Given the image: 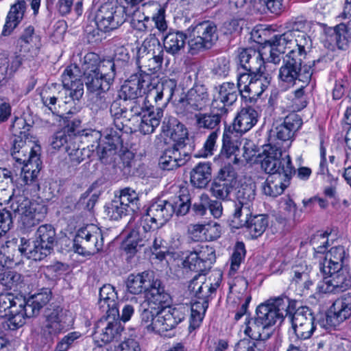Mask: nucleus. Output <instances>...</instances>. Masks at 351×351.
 <instances>
[{
    "mask_svg": "<svg viewBox=\"0 0 351 351\" xmlns=\"http://www.w3.org/2000/svg\"><path fill=\"white\" fill-rule=\"evenodd\" d=\"M125 285L130 293L145 294V302L149 308L143 310L141 315V327L147 332L166 335L184 319L187 308L168 305L170 295L153 271L130 274Z\"/></svg>",
    "mask_w": 351,
    "mask_h": 351,
    "instance_id": "1",
    "label": "nucleus"
},
{
    "mask_svg": "<svg viewBox=\"0 0 351 351\" xmlns=\"http://www.w3.org/2000/svg\"><path fill=\"white\" fill-rule=\"evenodd\" d=\"M239 62L245 71H239L237 76L241 96L247 101H255L268 88L271 80L263 66L262 53L253 48L242 49L239 54Z\"/></svg>",
    "mask_w": 351,
    "mask_h": 351,
    "instance_id": "2",
    "label": "nucleus"
},
{
    "mask_svg": "<svg viewBox=\"0 0 351 351\" xmlns=\"http://www.w3.org/2000/svg\"><path fill=\"white\" fill-rule=\"evenodd\" d=\"M261 168L269 174L263 184V191L271 197L282 194L295 173L290 156L282 152L278 143L263 147Z\"/></svg>",
    "mask_w": 351,
    "mask_h": 351,
    "instance_id": "3",
    "label": "nucleus"
},
{
    "mask_svg": "<svg viewBox=\"0 0 351 351\" xmlns=\"http://www.w3.org/2000/svg\"><path fill=\"white\" fill-rule=\"evenodd\" d=\"M23 127V130H25ZM11 155L15 162L21 167V182L24 185L23 192L34 194L39 191L37 180L41 169L40 146L34 141L29 140L25 130L20 132L16 136L11 150Z\"/></svg>",
    "mask_w": 351,
    "mask_h": 351,
    "instance_id": "4",
    "label": "nucleus"
},
{
    "mask_svg": "<svg viewBox=\"0 0 351 351\" xmlns=\"http://www.w3.org/2000/svg\"><path fill=\"white\" fill-rule=\"evenodd\" d=\"M348 256L345 247L341 245L332 247L326 253L320 267L324 277L317 284L319 293H339L351 286V277L343 267Z\"/></svg>",
    "mask_w": 351,
    "mask_h": 351,
    "instance_id": "5",
    "label": "nucleus"
},
{
    "mask_svg": "<svg viewBox=\"0 0 351 351\" xmlns=\"http://www.w3.org/2000/svg\"><path fill=\"white\" fill-rule=\"evenodd\" d=\"M24 185L20 183V186H16L12 189V193L10 195L3 188H0V206L3 203L10 204L11 210L20 215L21 228L25 231H28L32 227L38 224L45 217L47 208L40 203L32 201L28 195L34 194L23 192Z\"/></svg>",
    "mask_w": 351,
    "mask_h": 351,
    "instance_id": "6",
    "label": "nucleus"
},
{
    "mask_svg": "<svg viewBox=\"0 0 351 351\" xmlns=\"http://www.w3.org/2000/svg\"><path fill=\"white\" fill-rule=\"evenodd\" d=\"M84 59L88 90L93 93L108 90L116 75L114 62L110 58L99 60V56L95 53H87Z\"/></svg>",
    "mask_w": 351,
    "mask_h": 351,
    "instance_id": "7",
    "label": "nucleus"
},
{
    "mask_svg": "<svg viewBox=\"0 0 351 351\" xmlns=\"http://www.w3.org/2000/svg\"><path fill=\"white\" fill-rule=\"evenodd\" d=\"M151 75L149 73H136L124 82L119 91L120 99L132 101L130 111L132 114H139L148 105Z\"/></svg>",
    "mask_w": 351,
    "mask_h": 351,
    "instance_id": "8",
    "label": "nucleus"
},
{
    "mask_svg": "<svg viewBox=\"0 0 351 351\" xmlns=\"http://www.w3.org/2000/svg\"><path fill=\"white\" fill-rule=\"evenodd\" d=\"M101 138V132L95 130H84L81 134L82 141L90 143L88 146L90 151L93 153L96 152L103 163L115 162L117 157V150L121 143L120 137L117 134H107L102 144L100 142Z\"/></svg>",
    "mask_w": 351,
    "mask_h": 351,
    "instance_id": "9",
    "label": "nucleus"
},
{
    "mask_svg": "<svg viewBox=\"0 0 351 351\" xmlns=\"http://www.w3.org/2000/svg\"><path fill=\"white\" fill-rule=\"evenodd\" d=\"M300 49H291L284 58V64L279 71L280 86L286 90L293 86L298 79L299 67L306 58L309 51L310 42L300 40Z\"/></svg>",
    "mask_w": 351,
    "mask_h": 351,
    "instance_id": "10",
    "label": "nucleus"
},
{
    "mask_svg": "<svg viewBox=\"0 0 351 351\" xmlns=\"http://www.w3.org/2000/svg\"><path fill=\"white\" fill-rule=\"evenodd\" d=\"M73 242L76 253L83 256L95 254L104 245L101 230L96 225L88 224L77 230Z\"/></svg>",
    "mask_w": 351,
    "mask_h": 351,
    "instance_id": "11",
    "label": "nucleus"
},
{
    "mask_svg": "<svg viewBox=\"0 0 351 351\" xmlns=\"http://www.w3.org/2000/svg\"><path fill=\"white\" fill-rule=\"evenodd\" d=\"M293 34L291 32H285L280 35H276L269 42V45L265 46L263 49V51H258L262 53L263 66H265L264 60L266 58L269 62L277 64L280 62V54L289 52L291 49H300L299 40L309 41L304 34H300L298 40H293Z\"/></svg>",
    "mask_w": 351,
    "mask_h": 351,
    "instance_id": "12",
    "label": "nucleus"
},
{
    "mask_svg": "<svg viewBox=\"0 0 351 351\" xmlns=\"http://www.w3.org/2000/svg\"><path fill=\"white\" fill-rule=\"evenodd\" d=\"M294 332L300 340L308 339L317 330V326L320 328H326V319L316 322L311 310L307 307H300L293 314L289 315Z\"/></svg>",
    "mask_w": 351,
    "mask_h": 351,
    "instance_id": "13",
    "label": "nucleus"
},
{
    "mask_svg": "<svg viewBox=\"0 0 351 351\" xmlns=\"http://www.w3.org/2000/svg\"><path fill=\"white\" fill-rule=\"evenodd\" d=\"M124 7L113 3H106L97 10L95 24L99 29L108 32L118 28L125 21Z\"/></svg>",
    "mask_w": 351,
    "mask_h": 351,
    "instance_id": "14",
    "label": "nucleus"
},
{
    "mask_svg": "<svg viewBox=\"0 0 351 351\" xmlns=\"http://www.w3.org/2000/svg\"><path fill=\"white\" fill-rule=\"evenodd\" d=\"M217 27L211 22L204 21L193 27L188 44L189 52L195 54L210 48L217 40Z\"/></svg>",
    "mask_w": 351,
    "mask_h": 351,
    "instance_id": "15",
    "label": "nucleus"
},
{
    "mask_svg": "<svg viewBox=\"0 0 351 351\" xmlns=\"http://www.w3.org/2000/svg\"><path fill=\"white\" fill-rule=\"evenodd\" d=\"M288 298H277L272 302L261 304L256 308L258 321L269 329L276 324H280L287 315Z\"/></svg>",
    "mask_w": 351,
    "mask_h": 351,
    "instance_id": "16",
    "label": "nucleus"
},
{
    "mask_svg": "<svg viewBox=\"0 0 351 351\" xmlns=\"http://www.w3.org/2000/svg\"><path fill=\"white\" fill-rule=\"evenodd\" d=\"M208 102V93L206 86L196 84L188 91L185 98L179 101L176 112L179 114L187 116L204 109Z\"/></svg>",
    "mask_w": 351,
    "mask_h": 351,
    "instance_id": "17",
    "label": "nucleus"
},
{
    "mask_svg": "<svg viewBox=\"0 0 351 351\" xmlns=\"http://www.w3.org/2000/svg\"><path fill=\"white\" fill-rule=\"evenodd\" d=\"M173 215V208L168 201L158 199L153 202L142 217L143 230L158 229L165 224Z\"/></svg>",
    "mask_w": 351,
    "mask_h": 351,
    "instance_id": "18",
    "label": "nucleus"
},
{
    "mask_svg": "<svg viewBox=\"0 0 351 351\" xmlns=\"http://www.w3.org/2000/svg\"><path fill=\"white\" fill-rule=\"evenodd\" d=\"M156 229H151L150 230H143L145 234V239L146 245H150L151 250L156 258L162 260L166 255H171L176 260L180 256V252H175L181 245V241L178 235L173 237L168 246L165 245V241L162 237L158 234Z\"/></svg>",
    "mask_w": 351,
    "mask_h": 351,
    "instance_id": "19",
    "label": "nucleus"
},
{
    "mask_svg": "<svg viewBox=\"0 0 351 351\" xmlns=\"http://www.w3.org/2000/svg\"><path fill=\"white\" fill-rule=\"evenodd\" d=\"M82 72L75 64H71L64 69L62 82L64 89L65 104L79 100L84 94V85L81 80Z\"/></svg>",
    "mask_w": 351,
    "mask_h": 351,
    "instance_id": "20",
    "label": "nucleus"
},
{
    "mask_svg": "<svg viewBox=\"0 0 351 351\" xmlns=\"http://www.w3.org/2000/svg\"><path fill=\"white\" fill-rule=\"evenodd\" d=\"M160 136L165 143L173 142L172 147L183 149L188 138V130L176 117L166 116L162 123Z\"/></svg>",
    "mask_w": 351,
    "mask_h": 351,
    "instance_id": "21",
    "label": "nucleus"
},
{
    "mask_svg": "<svg viewBox=\"0 0 351 351\" xmlns=\"http://www.w3.org/2000/svg\"><path fill=\"white\" fill-rule=\"evenodd\" d=\"M255 198V191L251 187H242L237 193L236 201L234 202V212L231 221V226L233 228L239 229L244 224L241 217L243 214L245 217L251 215V208Z\"/></svg>",
    "mask_w": 351,
    "mask_h": 351,
    "instance_id": "22",
    "label": "nucleus"
},
{
    "mask_svg": "<svg viewBox=\"0 0 351 351\" xmlns=\"http://www.w3.org/2000/svg\"><path fill=\"white\" fill-rule=\"evenodd\" d=\"M351 317V293L337 299L326 315V328L336 327Z\"/></svg>",
    "mask_w": 351,
    "mask_h": 351,
    "instance_id": "23",
    "label": "nucleus"
},
{
    "mask_svg": "<svg viewBox=\"0 0 351 351\" xmlns=\"http://www.w3.org/2000/svg\"><path fill=\"white\" fill-rule=\"evenodd\" d=\"M157 50L158 51H154L152 53L147 51L145 41L139 47L137 52V64L142 69L141 73H147L146 71L156 73L161 69L164 52L160 45Z\"/></svg>",
    "mask_w": 351,
    "mask_h": 351,
    "instance_id": "24",
    "label": "nucleus"
},
{
    "mask_svg": "<svg viewBox=\"0 0 351 351\" xmlns=\"http://www.w3.org/2000/svg\"><path fill=\"white\" fill-rule=\"evenodd\" d=\"M177 86L176 80L163 77L159 81L157 78L151 76L149 95L156 104L166 97V102L161 107L163 109L172 99L174 91Z\"/></svg>",
    "mask_w": 351,
    "mask_h": 351,
    "instance_id": "25",
    "label": "nucleus"
},
{
    "mask_svg": "<svg viewBox=\"0 0 351 351\" xmlns=\"http://www.w3.org/2000/svg\"><path fill=\"white\" fill-rule=\"evenodd\" d=\"M122 330L116 318L109 317L101 319L97 323L94 339L99 342L108 343L117 338Z\"/></svg>",
    "mask_w": 351,
    "mask_h": 351,
    "instance_id": "26",
    "label": "nucleus"
},
{
    "mask_svg": "<svg viewBox=\"0 0 351 351\" xmlns=\"http://www.w3.org/2000/svg\"><path fill=\"white\" fill-rule=\"evenodd\" d=\"M147 108L143 109L139 114L134 116H141V120L139 124V131L143 134H150L153 133L159 125L161 119L163 117V108L158 107L156 111L153 110V106L149 103Z\"/></svg>",
    "mask_w": 351,
    "mask_h": 351,
    "instance_id": "27",
    "label": "nucleus"
},
{
    "mask_svg": "<svg viewBox=\"0 0 351 351\" xmlns=\"http://www.w3.org/2000/svg\"><path fill=\"white\" fill-rule=\"evenodd\" d=\"M241 144V142L230 128L226 129L223 134V147L220 154L221 157L228 159L229 164H239L242 161L239 149Z\"/></svg>",
    "mask_w": 351,
    "mask_h": 351,
    "instance_id": "28",
    "label": "nucleus"
},
{
    "mask_svg": "<svg viewBox=\"0 0 351 351\" xmlns=\"http://www.w3.org/2000/svg\"><path fill=\"white\" fill-rule=\"evenodd\" d=\"M117 293L111 285H105L99 290V306L109 317L116 318L119 316L117 303Z\"/></svg>",
    "mask_w": 351,
    "mask_h": 351,
    "instance_id": "29",
    "label": "nucleus"
},
{
    "mask_svg": "<svg viewBox=\"0 0 351 351\" xmlns=\"http://www.w3.org/2000/svg\"><path fill=\"white\" fill-rule=\"evenodd\" d=\"M221 275L217 274V280L215 283L207 282L205 274H199L190 281L189 289L195 298H208L219 286Z\"/></svg>",
    "mask_w": 351,
    "mask_h": 351,
    "instance_id": "30",
    "label": "nucleus"
},
{
    "mask_svg": "<svg viewBox=\"0 0 351 351\" xmlns=\"http://www.w3.org/2000/svg\"><path fill=\"white\" fill-rule=\"evenodd\" d=\"M26 9V0H17L11 5L2 29L3 36H10L13 32L23 20Z\"/></svg>",
    "mask_w": 351,
    "mask_h": 351,
    "instance_id": "31",
    "label": "nucleus"
},
{
    "mask_svg": "<svg viewBox=\"0 0 351 351\" xmlns=\"http://www.w3.org/2000/svg\"><path fill=\"white\" fill-rule=\"evenodd\" d=\"M258 114L252 107H246L238 112L232 123L233 130L243 134L250 130L257 123Z\"/></svg>",
    "mask_w": 351,
    "mask_h": 351,
    "instance_id": "32",
    "label": "nucleus"
},
{
    "mask_svg": "<svg viewBox=\"0 0 351 351\" xmlns=\"http://www.w3.org/2000/svg\"><path fill=\"white\" fill-rule=\"evenodd\" d=\"M189 156L182 149L175 147L167 148L159 160V167L166 171L180 167L188 160Z\"/></svg>",
    "mask_w": 351,
    "mask_h": 351,
    "instance_id": "33",
    "label": "nucleus"
},
{
    "mask_svg": "<svg viewBox=\"0 0 351 351\" xmlns=\"http://www.w3.org/2000/svg\"><path fill=\"white\" fill-rule=\"evenodd\" d=\"M302 124V120L298 114H289L286 117L284 122L276 128L277 138L282 141L290 140Z\"/></svg>",
    "mask_w": 351,
    "mask_h": 351,
    "instance_id": "34",
    "label": "nucleus"
},
{
    "mask_svg": "<svg viewBox=\"0 0 351 351\" xmlns=\"http://www.w3.org/2000/svg\"><path fill=\"white\" fill-rule=\"evenodd\" d=\"M145 234L141 232L137 229H133L126 236L125 240L121 244L123 250L129 258L135 255V254L144 245H146Z\"/></svg>",
    "mask_w": 351,
    "mask_h": 351,
    "instance_id": "35",
    "label": "nucleus"
},
{
    "mask_svg": "<svg viewBox=\"0 0 351 351\" xmlns=\"http://www.w3.org/2000/svg\"><path fill=\"white\" fill-rule=\"evenodd\" d=\"M243 332L250 340H266L270 337L272 330L267 328L262 322L258 321L256 317L254 320L245 323Z\"/></svg>",
    "mask_w": 351,
    "mask_h": 351,
    "instance_id": "36",
    "label": "nucleus"
},
{
    "mask_svg": "<svg viewBox=\"0 0 351 351\" xmlns=\"http://www.w3.org/2000/svg\"><path fill=\"white\" fill-rule=\"evenodd\" d=\"M191 303L189 330L191 332L200 326L208 306V298H195Z\"/></svg>",
    "mask_w": 351,
    "mask_h": 351,
    "instance_id": "37",
    "label": "nucleus"
},
{
    "mask_svg": "<svg viewBox=\"0 0 351 351\" xmlns=\"http://www.w3.org/2000/svg\"><path fill=\"white\" fill-rule=\"evenodd\" d=\"M55 230L52 226L45 224L40 226L35 235V241L39 243L40 249L47 255L52 250L55 238Z\"/></svg>",
    "mask_w": 351,
    "mask_h": 351,
    "instance_id": "38",
    "label": "nucleus"
},
{
    "mask_svg": "<svg viewBox=\"0 0 351 351\" xmlns=\"http://www.w3.org/2000/svg\"><path fill=\"white\" fill-rule=\"evenodd\" d=\"M25 304V299L21 295L5 292L0 294V317H6L14 308Z\"/></svg>",
    "mask_w": 351,
    "mask_h": 351,
    "instance_id": "39",
    "label": "nucleus"
},
{
    "mask_svg": "<svg viewBox=\"0 0 351 351\" xmlns=\"http://www.w3.org/2000/svg\"><path fill=\"white\" fill-rule=\"evenodd\" d=\"M211 168L209 163L199 162L191 173V182L197 188H204L210 180Z\"/></svg>",
    "mask_w": 351,
    "mask_h": 351,
    "instance_id": "40",
    "label": "nucleus"
},
{
    "mask_svg": "<svg viewBox=\"0 0 351 351\" xmlns=\"http://www.w3.org/2000/svg\"><path fill=\"white\" fill-rule=\"evenodd\" d=\"M51 298V292L49 289H42L39 292L31 295L25 300V306L33 315L38 314L40 310L45 306Z\"/></svg>",
    "mask_w": 351,
    "mask_h": 351,
    "instance_id": "41",
    "label": "nucleus"
},
{
    "mask_svg": "<svg viewBox=\"0 0 351 351\" xmlns=\"http://www.w3.org/2000/svg\"><path fill=\"white\" fill-rule=\"evenodd\" d=\"M40 247L39 243L35 240L30 241L25 238H21L19 250L27 258L40 261L47 256Z\"/></svg>",
    "mask_w": 351,
    "mask_h": 351,
    "instance_id": "42",
    "label": "nucleus"
},
{
    "mask_svg": "<svg viewBox=\"0 0 351 351\" xmlns=\"http://www.w3.org/2000/svg\"><path fill=\"white\" fill-rule=\"evenodd\" d=\"M243 221L244 224L241 227L246 226L252 238L261 236L268 226L267 217L263 215H255L250 219L246 217Z\"/></svg>",
    "mask_w": 351,
    "mask_h": 351,
    "instance_id": "43",
    "label": "nucleus"
},
{
    "mask_svg": "<svg viewBox=\"0 0 351 351\" xmlns=\"http://www.w3.org/2000/svg\"><path fill=\"white\" fill-rule=\"evenodd\" d=\"M186 36L182 32H169L164 39V47L166 51L171 54H176L185 45Z\"/></svg>",
    "mask_w": 351,
    "mask_h": 351,
    "instance_id": "44",
    "label": "nucleus"
},
{
    "mask_svg": "<svg viewBox=\"0 0 351 351\" xmlns=\"http://www.w3.org/2000/svg\"><path fill=\"white\" fill-rule=\"evenodd\" d=\"M33 316V313L26 308L25 304L21 307L14 308L6 317H8V326L10 330H15L24 325L27 317Z\"/></svg>",
    "mask_w": 351,
    "mask_h": 351,
    "instance_id": "45",
    "label": "nucleus"
},
{
    "mask_svg": "<svg viewBox=\"0 0 351 351\" xmlns=\"http://www.w3.org/2000/svg\"><path fill=\"white\" fill-rule=\"evenodd\" d=\"M237 90H239L238 86H236L234 83L222 84L219 87L218 96L215 99V102L220 101L223 106L232 105L237 99Z\"/></svg>",
    "mask_w": 351,
    "mask_h": 351,
    "instance_id": "46",
    "label": "nucleus"
},
{
    "mask_svg": "<svg viewBox=\"0 0 351 351\" xmlns=\"http://www.w3.org/2000/svg\"><path fill=\"white\" fill-rule=\"evenodd\" d=\"M130 213L138 208L139 202L138 195L135 190L131 188H124L119 191V195L115 197Z\"/></svg>",
    "mask_w": 351,
    "mask_h": 351,
    "instance_id": "47",
    "label": "nucleus"
},
{
    "mask_svg": "<svg viewBox=\"0 0 351 351\" xmlns=\"http://www.w3.org/2000/svg\"><path fill=\"white\" fill-rule=\"evenodd\" d=\"M334 37L339 49H346L351 38V19L348 23H341L334 27Z\"/></svg>",
    "mask_w": 351,
    "mask_h": 351,
    "instance_id": "48",
    "label": "nucleus"
},
{
    "mask_svg": "<svg viewBox=\"0 0 351 351\" xmlns=\"http://www.w3.org/2000/svg\"><path fill=\"white\" fill-rule=\"evenodd\" d=\"M311 269V267L307 265L304 261L300 262L293 267V280L297 284L303 283L304 287L308 289L312 285V282L310 280Z\"/></svg>",
    "mask_w": 351,
    "mask_h": 351,
    "instance_id": "49",
    "label": "nucleus"
},
{
    "mask_svg": "<svg viewBox=\"0 0 351 351\" xmlns=\"http://www.w3.org/2000/svg\"><path fill=\"white\" fill-rule=\"evenodd\" d=\"M230 293L237 295L239 300H245L247 295H250L247 291L248 282L243 276H230L229 280Z\"/></svg>",
    "mask_w": 351,
    "mask_h": 351,
    "instance_id": "50",
    "label": "nucleus"
},
{
    "mask_svg": "<svg viewBox=\"0 0 351 351\" xmlns=\"http://www.w3.org/2000/svg\"><path fill=\"white\" fill-rule=\"evenodd\" d=\"M173 208V214L177 215H184L189 210L190 197L186 191H182L178 196H175L171 200L168 201Z\"/></svg>",
    "mask_w": 351,
    "mask_h": 351,
    "instance_id": "51",
    "label": "nucleus"
},
{
    "mask_svg": "<svg viewBox=\"0 0 351 351\" xmlns=\"http://www.w3.org/2000/svg\"><path fill=\"white\" fill-rule=\"evenodd\" d=\"M330 232L328 230H319L312 235L310 244L312 245L315 253H324L328 247Z\"/></svg>",
    "mask_w": 351,
    "mask_h": 351,
    "instance_id": "52",
    "label": "nucleus"
},
{
    "mask_svg": "<svg viewBox=\"0 0 351 351\" xmlns=\"http://www.w3.org/2000/svg\"><path fill=\"white\" fill-rule=\"evenodd\" d=\"M19 43L21 47H26L28 49L31 48H39L40 45V38L34 32V28L29 25L25 27L19 38Z\"/></svg>",
    "mask_w": 351,
    "mask_h": 351,
    "instance_id": "53",
    "label": "nucleus"
},
{
    "mask_svg": "<svg viewBox=\"0 0 351 351\" xmlns=\"http://www.w3.org/2000/svg\"><path fill=\"white\" fill-rule=\"evenodd\" d=\"M118 199L115 197L105 206V213L107 216L113 220H118L131 214Z\"/></svg>",
    "mask_w": 351,
    "mask_h": 351,
    "instance_id": "54",
    "label": "nucleus"
},
{
    "mask_svg": "<svg viewBox=\"0 0 351 351\" xmlns=\"http://www.w3.org/2000/svg\"><path fill=\"white\" fill-rule=\"evenodd\" d=\"M232 188V183L217 178L212 183L210 192L215 197L225 200L228 199Z\"/></svg>",
    "mask_w": 351,
    "mask_h": 351,
    "instance_id": "55",
    "label": "nucleus"
},
{
    "mask_svg": "<svg viewBox=\"0 0 351 351\" xmlns=\"http://www.w3.org/2000/svg\"><path fill=\"white\" fill-rule=\"evenodd\" d=\"M132 28L138 33H145L152 28L150 18L144 13L137 11L134 13L131 21Z\"/></svg>",
    "mask_w": 351,
    "mask_h": 351,
    "instance_id": "56",
    "label": "nucleus"
},
{
    "mask_svg": "<svg viewBox=\"0 0 351 351\" xmlns=\"http://www.w3.org/2000/svg\"><path fill=\"white\" fill-rule=\"evenodd\" d=\"M245 255V248L244 243L243 242H237L230 258V276H234L236 272L239 270Z\"/></svg>",
    "mask_w": 351,
    "mask_h": 351,
    "instance_id": "57",
    "label": "nucleus"
},
{
    "mask_svg": "<svg viewBox=\"0 0 351 351\" xmlns=\"http://www.w3.org/2000/svg\"><path fill=\"white\" fill-rule=\"evenodd\" d=\"M181 256V264L183 267L195 271H201L204 269L195 250L182 252Z\"/></svg>",
    "mask_w": 351,
    "mask_h": 351,
    "instance_id": "58",
    "label": "nucleus"
},
{
    "mask_svg": "<svg viewBox=\"0 0 351 351\" xmlns=\"http://www.w3.org/2000/svg\"><path fill=\"white\" fill-rule=\"evenodd\" d=\"M12 226L11 214L5 209H0V246L8 242V232Z\"/></svg>",
    "mask_w": 351,
    "mask_h": 351,
    "instance_id": "59",
    "label": "nucleus"
},
{
    "mask_svg": "<svg viewBox=\"0 0 351 351\" xmlns=\"http://www.w3.org/2000/svg\"><path fill=\"white\" fill-rule=\"evenodd\" d=\"M195 252L198 256L199 259L202 261L204 269L206 268V264L207 263H212L215 258L214 248L208 245L197 246L195 249Z\"/></svg>",
    "mask_w": 351,
    "mask_h": 351,
    "instance_id": "60",
    "label": "nucleus"
},
{
    "mask_svg": "<svg viewBox=\"0 0 351 351\" xmlns=\"http://www.w3.org/2000/svg\"><path fill=\"white\" fill-rule=\"evenodd\" d=\"M221 121L218 114H199L197 116V123L199 128L214 129Z\"/></svg>",
    "mask_w": 351,
    "mask_h": 351,
    "instance_id": "61",
    "label": "nucleus"
},
{
    "mask_svg": "<svg viewBox=\"0 0 351 351\" xmlns=\"http://www.w3.org/2000/svg\"><path fill=\"white\" fill-rule=\"evenodd\" d=\"M205 241H211L217 239L221 234V226L214 221L204 223Z\"/></svg>",
    "mask_w": 351,
    "mask_h": 351,
    "instance_id": "62",
    "label": "nucleus"
},
{
    "mask_svg": "<svg viewBox=\"0 0 351 351\" xmlns=\"http://www.w3.org/2000/svg\"><path fill=\"white\" fill-rule=\"evenodd\" d=\"M67 152L69 156V160L74 165L80 164L81 162L84 160L86 158H89L91 155V151L89 148V146H87V148L84 147L82 149L69 148L67 149Z\"/></svg>",
    "mask_w": 351,
    "mask_h": 351,
    "instance_id": "63",
    "label": "nucleus"
},
{
    "mask_svg": "<svg viewBox=\"0 0 351 351\" xmlns=\"http://www.w3.org/2000/svg\"><path fill=\"white\" fill-rule=\"evenodd\" d=\"M62 325L57 313H51L47 319V324L45 326V332H47L50 335H56L61 332Z\"/></svg>",
    "mask_w": 351,
    "mask_h": 351,
    "instance_id": "64",
    "label": "nucleus"
}]
</instances>
